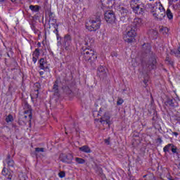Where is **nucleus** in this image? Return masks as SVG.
<instances>
[{
	"mask_svg": "<svg viewBox=\"0 0 180 180\" xmlns=\"http://www.w3.org/2000/svg\"><path fill=\"white\" fill-rule=\"evenodd\" d=\"M101 25H102V20L101 19V15H94L86 24V28L89 32H96V30L101 29Z\"/></svg>",
	"mask_w": 180,
	"mask_h": 180,
	"instance_id": "obj_1",
	"label": "nucleus"
},
{
	"mask_svg": "<svg viewBox=\"0 0 180 180\" xmlns=\"http://www.w3.org/2000/svg\"><path fill=\"white\" fill-rule=\"evenodd\" d=\"M82 54L83 55V58H84L86 61L94 62L96 61V58H98L96 52H95L94 49L89 48L84 49L82 52Z\"/></svg>",
	"mask_w": 180,
	"mask_h": 180,
	"instance_id": "obj_2",
	"label": "nucleus"
},
{
	"mask_svg": "<svg viewBox=\"0 0 180 180\" xmlns=\"http://www.w3.org/2000/svg\"><path fill=\"white\" fill-rule=\"evenodd\" d=\"M171 151L172 155L176 156V158L179 160L180 150L174 143H168L163 148V153L165 154H168V153H171Z\"/></svg>",
	"mask_w": 180,
	"mask_h": 180,
	"instance_id": "obj_3",
	"label": "nucleus"
},
{
	"mask_svg": "<svg viewBox=\"0 0 180 180\" xmlns=\"http://www.w3.org/2000/svg\"><path fill=\"white\" fill-rule=\"evenodd\" d=\"M127 30V33L124 35V40L127 43H131L137 34L136 32V28L134 27H128Z\"/></svg>",
	"mask_w": 180,
	"mask_h": 180,
	"instance_id": "obj_4",
	"label": "nucleus"
},
{
	"mask_svg": "<svg viewBox=\"0 0 180 180\" xmlns=\"http://www.w3.org/2000/svg\"><path fill=\"white\" fill-rule=\"evenodd\" d=\"M63 45L67 51H71L72 50V38L70 34H65L63 37Z\"/></svg>",
	"mask_w": 180,
	"mask_h": 180,
	"instance_id": "obj_5",
	"label": "nucleus"
},
{
	"mask_svg": "<svg viewBox=\"0 0 180 180\" xmlns=\"http://www.w3.org/2000/svg\"><path fill=\"white\" fill-rule=\"evenodd\" d=\"M104 19L108 23H113L116 20L115 13L112 11H108L104 13Z\"/></svg>",
	"mask_w": 180,
	"mask_h": 180,
	"instance_id": "obj_6",
	"label": "nucleus"
},
{
	"mask_svg": "<svg viewBox=\"0 0 180 180\" xmlns=\"http://www.w3.org/2000/svg\"><path fill=\"white\" fill-rule=\"evenodd\" d=\"M146 68L148 71L155 70L157 68V59L155 56H152L146 63Z\"/></svg>",
	"mask_w": 180,
	"mask_h": 180,
	"instance_id": "obj_7",
	"label": "nucleus"
},
{
	"mask_svg": "<svg viewBox=\"0 0 180 180\" xmlns=\"http://www.w3.org/2000/svg\"><path fill=\"white\" fill-rule=\"evenodd\" d=\"M59 158L60 161H62V162H66L67 164H70V162L74 159V156H72L71 153H68V154L61 153L60 155Z\"/></svg>",
	"mask_w": 180,
	"mask_h": 180,
	"instance_id": "obj_8",
	"label": "nucleus"
},
{
	"mask_svg": "<svg viewBox=\"0 0 180 180\" xmlns=\"http://www.w3.org/2000/svg\"><path fill=\"white\" fill-rule=\"evenodd\" d=\"M24 108H26L27 110H25L24 111V113H25V119H29L30 122V120H32V106H30L27 103H25V105H24Z\"/></svg>",
	"mask_w": 180,
	"mask_h": 180,
	"instance_id": "obj_9",
	"label": "nucleus"
},
{
	"mask_svg": "<svg viewBox=\"0 0 180 180\" xmlns=\"http://www.w3.org/2000/svg\"><path fill=\"white\" fill-rule=\"evenodd\" d=\"M157 6H158V2H155V4L149 3L146 5V9H150L153 15L154 13H157V9H158V7Z\"/></svg>",
	"mask_w": 180,
	"mask_h": 180,
	"instance_id": "obj_10",
	"label": "nucleus"
},
{
	"mask_svg": "<svg viewBox=\"0 0 180 180\" xmlns=\"http://www.w3.org/2000/svg\"><path fill=\"white\" fill-rule=\"evenodd\" d=\"M100 123L101 124H108V127L110 126V117L107 113H105L103 117H101Z\"/></svg>",
	"mask_w": 180,
	"mask_h": 180,
	"instance_id": "obj_11",
	"label": "nucleus"
},
{
	"mask_svg": "<svg viewBox=\"0 0 180 180\" xmlns=\"http://www.w3.org/2000/svg\"><path fill=\"white\" fill-rule=\"evenodd\" d=\"M131 8L133 10V12H134V13H136V15H141L142 13H144V9L143 8V7L140 6L139 4H137L136 6L134 5H131Z\"/></svg>",
	"mask_w": 180,
	"mask_h": 180,
	"instance_id": "obj_12",
	"label": "nucleus"
},
{
	"mask_svg": "<svg viewBox=\"0 0 180 180\" xmlns=\"http://www.w3.org/2000/svg\"><path fill=\"white\" fill-rule=\"evenodd\" d=\"M97 75L100 77V78H105L106 77V68L105 67L100 65L97 70Z\"/></svg>",
	"mask_w": 180,
	"mask_h": 180,
	"instance_id": "obj_13",
	"label": "nucleus"
},
{
	"mask_svg": "<svg viewBox=\"0 0 180 180\" xmlns=\"http://www.w3.org/2000/svg\"><path fill=\"white\" fill-rule=\"evenodd\" d=\"M153 18H155L156 20L161 22V20L165 18V11H160L158 13H154Z\"/></svg>",
	"mask_w": 180,
	"mask_h": 180,
	"instance_id": "obj_14",
	"label": "nucleus"
},
{
	"mask_svg": "<svg viewBox=\"0 0 180 180\" xmlns=\"http://www.w3.org/2000/svg\"><path fill=\"white\" fill-rule=\"evenodd\" d=\"M39 63L40 70H43L44 71L49 70V66L47 65V62L46 61L45 58H41Z\"/></svg>",
	"mask_w": 180,
	"mask_h": 180,
	"instance_id": "obj_15",
	"label": "nucleus"
},
{
	"mask_svg": "<svg viewBox=\"0 0 180 180\" xmlns=\"http://www.w3.org/2000/svg\"><path fill=\"white\" fill-rule=\"evenodd\" d=\"M142 51L145 54H151V45L150 44H144L142 46Z\"/></svg>",
	"mask_w": 180,
	"mask_h": 180,
	"instance_id": "obj_16",
	"label": "nucleus"
},
{
	"mask_svg": "<svg viewBox=\"0 0 180 180\" xmlns=\"http://www.w3.org/2000/svg\"><path fill=\"white\" fill-rule=\"evenodd\" d=\"M49 17V23L53 26H56V23H57V20L54 18V13L51 11H49L48 13Z\"/></svg>",
	"mask_w": 180,
	"mask_h": 180,
	"instance_id": "obj_17",
	"label": "nucleus"
},
{
	"mask_svg": "<svg viewBox=\"0 0 180 180\" xmlns=\"http://www.w3.org/2000/svg\"><path fill=\"white\" fill-rule=\"evenodd\" d=\"M134 27H141V26H143V20L140 18H136L134 19Z\"/></svg>",
	"mask_w": 180,
	"mask_h": 180,
	"instance_id": "obj_18",
	"label": "nucleus"
},
{
	"mask_svg": "<svg viewBox=\"0 0 180 180\" xmlns=\"http://www.w3.org/2000/svg\"><path fill=\"white\" fill-rule=\"evenodd\" d=\"M29 8L34 13H38V12H40V9H41V7L39 5H30Z\"/></svg>",
	"mask_w": 180,
	"mask_h": 180,
	"instance_id": "obj_19",
	"label": "nucleus"
},
{
	"mask_svg": "<svg viewBox=\"0 0 180 180\" xmlns=\"http://www.w3.org/2000/svg\"><path fill=\"white\" fill-rule=\"evenodd\" d=\"M94 43V39L89 37V36H86L84 39V46H87V47H91L92 44Z\"/></svg>",
	"mask_w": 180,
	"mask_h": 180,
	"instance_id": "obj_20",
	"label": "nucleus"
},
{
	"mask_svg": "<svg viewBox=\"0 0 180 180\" xmlns=\"http://www.w3.org/2000/svg\"><path fill=\"white\" fill-rule=\"evenodd\" d=\"M120 13H121V16L123 18H126L129 13V10H127L125 7H120L119 8Z\"/></svg>",
	"mask_w": 180,
	"mask_h": 180,
	"instance_id": "obj_21",
	"label": "nucleus"
},
{
	"mask_svg": "<svg viewBox=\"0 0 180 180\" xmlns=\"http://www.w3.org/2000/svg\"><path fill=\"white\" fill-rule=\"evenodd\" d=\"M79 151H82V153H86V154H89L91 153V148L89 146L84 145L80 148H79Z\"/></svg>",
	"mask_w": 180,
	"mask_h": 180,
	"instance_id": "obj_22",
	"label": "nucleus"
},
{
	"mask_svg": "<svg viewBox=\"0 0 180 180\" xmlns=\"http://www.w3.org/2000/svg\"><path fill=\"white\" fill-rule=\"evenodd\" d=\"M6 162L8 165V167H15V162L13 161V160L11 159V155H9L7 156V158L6 159Z\"/></svg>",
	"mask_w": 180,
	"mask_h": 180,
	"instance_id": "obj_23",
	"label": "nucleus"
},
{
	"mask_svg": "<svg viewBox=\"0 0 180 180\" xmlns=\"http://www.w3.org/2000/svg\"><path fill=\"white\" fill-rule=\"evenodd\" d=\"M8 172H9V171L8 170V169H6V167H4L2 169L1 174L4 176H8L7 179L11 180L12 179V175L8 174Z\"/></svg>",
	"mask_w": 180,
	"mask_h": 180,
	"instance_id": "obj_24",
	"label": "nucleus"
},
{
	"mask_svg": "<svg viewBox=\"0 0 180 180\" xmlns=\"http://www.w3.org/2000/svg\"><path fill=\"white\" fill-rule=\"evenodd\" d=\"M102 5H104L105 8H109V6L113 5V0H101Z\"/></svg>",
	"mask_w": 180,
	"mask_h": 180,
	"instance_id": "obj_25",
	"label": "nucleus"
},
{
	"mask_svg": "<svg viewBox=\"0 0 180 180\" xmlns=\"http://www.w3.org/2000/svg\"><path fill=\"white\" fill-rule=\"evenodd\" d=\"M165 15L167 16L169 20H172L174 19V14L171 12V10L168 8L165 12Z\"/></svg>",
	"mask_w": 180,
	"mask_h": 180,
	"instance_id": "obj_26",
	"label": "nucleus"
},
{
	"mask_svg": "<svg viewBox=\"0 0 180 180\" xmlns=\"http://www.w3.org/2000/svg\"><path fill=\"white\" fill-rule=\"evenodd\" d=\"M54 29H55V30H53V33H55L56 34L57 40H58V39H60V34H58V24L54 25Z\"/></svg>",
	"mask_w": 180,
	"mask_h": 180,
	"instance_id": "obj_27",
	"label": "nucleus"
},
{
	"mask_svg": "<svg viewBox=\"0 0 180 180\" xmlns=\"http://www.w3.org/2000/svg\"><path fill=\"white\" fill-rule=\"evenodd\" d=\"M53 89L56 92V94H58V79L54 82Z\"/></svg>",
	"mask_w": 180,
	"mask_h": 180,
	"instance_id": "obj_28",
	"label": "nucleus"
},
{
	"mask_svg": "<svg viewBox=\"0 0 180 180\" xmlns=\"http://www.w3.org/2000/svg\"><path fill=\"white\" fill-rule=\"evenodd\" d=\"M173 6V9H174V11H179L180 10V1H177V3H174V4H172Z\"/></svg>",
	"mask_w": 180,
	"mask_h": 180,
	"instance_id": "obj_29",
	"label": "nucleus"
},
{
	"mask_svg": "<svg viewBox=\"0 0 180 180\" xmlns=\"http://www.w3.org/2000/svg\"><path fill=\"white\" fill-rule=\"evenodd\" d=\"M6 123H11L12 122H13V116L12 115H8L6 117Z\"/></svg>",
	"mask_w": 180,
	"mask_h": 180,
	"instance_id": "obj_30",
	"label": "nucleus"
},
{
	"mask_svg": "<svg viewBox=\"0 0 180 180\" xmlns=\"http://www.w3.org/2000/svg\"><path fill=\"white\" fill-rule=\"evenodd\" d=\"M32 56L37 57V58H39V57L40 56V50L39 49H36L33 52Z\"/></svg>",
	"mask_w": 180,
	"mask_h": 180,
	"instance_id": "obj_31",
	"label": "nucleus"
},
{
	"mask_svg": "<svg viewBox=\"0 0 180 180\" xmlns=\"http://www.w3.org/2000/svg\"><path fill=\"white\" fill-rule=\"evenodd\" d=\"M158 6L160 12H165V8H164V6L161 4V2H158Z\"/></svg>",
	"mask_w": 180,
	"mask_h": 180,
	"instance_id": "obj_32",
	"label": "nucleus"
},
{
	"mask_svg": "<svg viewBox=\"0 0 180 180\" xmlns=\"http://www.w3.org/2000/svg\"><path fill=\"white\" fill-rule=\"evenodd\" d=\"M75 161L77 164H85V160L81 158H75Z\"/></svg>",
	"mask_w": 180,
	"mask_h": 180,
	"instance_id": "obj_33",
	"label": "nucleus"
},
{
	"mask_svg": "<svg viewBox=\"0 0 180 180\" xmlns=\"http://www.w3.org/2000/svg\"><path fill=\"white\" fill-rule=\"evenodd\" d=\"M123 102H124V101L122 98H118L117 105L120 106V105H123Z\"/></svg>",
	"mask_w": 180,
	"mask_h": 180,
	"instance_id": "obj_34",
	"label": "nucleus"
},
{
	"mask_svg": "<svg viewBox=\"0 0 180 180\" xmlns=\"http://www.w3.org/2000/svg\"><path fill=\"white\" fill-rule=\"evenodd\" d=\"M44 148H36L35 152L36 153H44Z\"/></svg>",
	"mask_w": 180,
	"mask_h": 180,
	"instance_id": "obj_35",
	"label": "nucleus"
},
{
	"mask_svg": "<svg viewBox=\"0 0 180 180\" xmlns=\"http://www.w3.org/2000/svg\"><path fill=\"white\" fill-rule=\"evenodd\" d=\"M58 176L59 178H64L65 177V172H60L58 173Z\"/></svg>",
	"mask_w": 180,
	"mask_h": 180,
	"instance_id": "obj_36",
	"label": "nucleus"
},
{
	"mask_svg": "<svg viewBox=\"0 0 180 180\" xmlns=\"http://www.w3.org/2000/svg\"><path fill=\"white\" fill-rule=\"evenodd\" d=\"M148 75H147L146 77H143V83L145 84V85H148Z\"/></svg>",
	"mask_w": 180,
	"mask_h": 180,
	"instance_id": "obj_37",
	"label": "nucleus"
},
{
	"mask_svg": "<svg viewBox=\"0 0 180 180\" xmlns=\"http://www.w3.org/2000/svg\"><path fill=\"white\" fill-rule=\"evenodd\" d=\"M139 1L140 0H130L131 5H137V4H139Z\"/></svg>",
	"mask_w": 180,
	"mask_h": 180,
	"instance_id": "obj_38",
	"label": "nucleus"
},
{
	"mask_svg": "<svg viewBox=\"0 0 180 180\" xmlns=\"http://www.w3.org/2000/svg\"><path fill=\"white\" fill-rule=\"evenodd\" d=\"M168 103L170 105V106H174V100L173 99H168Z\"/></svg>",
	"mask_w": 180,
	"mask_h": 180,
	"instance_id": "obj_39",
	"label": "nucleus"
},
{
	"mask_svg": "<svg viewBox=\"0 0 180 180\" xmlns=\"http://www.w3.org/2000/svg\"><path fill=\"white\" fill-rule=\"evenodd\" d=\"M38 58H37V57L33 56V57H32V61H33L34 64H36V63H37V59H38Z\"/></svg>",
	"mask_w": 180,
	"mask_h": 180,
	"instance_id": "obj_40",
	"label": "nucleus"
},
{
	"mask_svg": "<svg viewBox=\"0 0 180 180\" xmlns=\"http://www.w3.org/2000/svg\"><path fill=\"white\" fill-rule=\"evenodd\" d=\"M170 2H172V5H174L177 2H180V0H170Z\"/></svg>",
	"mask_w": 180,
	"mask_h": 180,
	"instance_id": "obj_41",
	"label": "nucleus"
},
{
	"mask_svg": "<svg viewBox=\"0 0 180 180\" xmlns=\"http://www.w3.org/2000/svg\"><path fill=\"white\" fill-rule=\"evenodd\" d=\"M110 56H111V57H117V53L112 52Z\"/></svg>",
	"mask_w": 180,
	"mask_h": 180,
	"instance_id": "obj_42",
	"label": "nucleus"
},
{
	"mask_svg": "<svg viewBox=\"0 0 180 180\" xmlns=\"http://www.w3.org/2000/svg\"><path fill=\"white\" fill-rule=\"evenodd\" d=\"M167 63L169 64V65L174 67V61H172V60H169Z\"/></svg>",
	"mask_w": 180,
	"mask_h": 180,
	"instance_id": "obj_43",
	"label": "nucleus"
},
{
	"mask_svg": "<svg viewBox=\"0 0 180 180\" xmlns=\"http://www.w3.org/2000/svg\"><path fill=\"white\" fill-rule=\"evenodd\" d=\"M157 141L160 144H162V139L161 138H158Z\"/></svg>",
	"mask_w": 180,
	"mask_h": 180,
	"instance_id": "obj_44",
	"label": "nucleus"
},
{
	"mask_svg": "<svg viewBox=\"0 0 180 180\" xmlns=\"http://www.w3.org/2000/svg\"><path fill=\"white\" fill-rule=\"evenodd\" d=\"M105 144H107L108 146H109V144H110V142L109 141V139H105Z\"/></svg>",
	"mask_w": 180,
	"mask_h": 180,
	"instance_id": "obj_45",
	"label": "nucleus"
},
{
	"mask_svg": "<svg viewBox=\"0 0 180 180\" xmlns=\"http://www.w3.org/2000/svg\"><path fill=\"white\" fill-rule=\"evenodd\" d=\"M172 134H174V136H175L176 137H178V132H172Z\"/></svg>",
	"mask_w": 180,
	"mask_h": 180,
	"instance_id": "obj_46",
	"label": "nucleus"
},
{
	"mask_svg": "<svg viewBox=\"0 0 180 180\" xmlns=\"http://www.w3.org/2000/svg\"><path fill=\"white\" fill-rule=\"evenodd\" d=\"M170 60H171V58H169V57L167 56L166 61L168 63Z\"/></svg>",
	"mask_w": 180,
	"mask_h": 180,
	"instance_id": "obj_47",
	"label": "nucleus"
},
{
	"mask_svg": "<svg viewBox=\"0 0 180 180\" xmlns=\"http://www.w3.org/2000/svg\"><path fill=\"white\" fill-rule=\"evenodd\" d=\"M74 2H75L76 4H78V2H81L82 0H73Z\"/></svg>",
	"mask_w": 180,
	"mask_h": 180,
	"instance_id": "obj_48",
	"label": "nucleus"
},
{
	"mask_svg": "<svg viewBox=\"0 0 180 180\" xmlns=\"http://www.w3.org/2000/svg\"><path fill=\"white\" fill-rule=\"evenodd\" d=\"M39 75H44V72L43 71H40L39 72Z\"/></svg>",
	"mask_w": 180,
	"mask_h": 180,
	"instance_id": "obj_49",
	"label": "nucleus"
},
{
	"mask_svg": "<svg viewBox=\"0 0 180 180\" xmlns=\"http://www.w3.org/2000/svg\"><path fill=\"white\" fill-rule=\"evenodd\" d=\"M37 46H38V47H41V44L40 42H38V43H37Z\"/></svg>",
	"mask_w": 180,
	"mask_h": 180,
	"instance_id": "obj_50",
	"label": "nucleus"
},
{
	"mask_svg": "<svg viewBox=\"0 0 180 180\" xmlns=\"http://www.w3.org/2000/svg\"><path fill=\"white\" fill-rule=\"evenodd\" d=\"M34 32L35 34H37V33H39V30H37V29L34 30Z\"/></svg>",
	"mask_w": 180,
	"mask_h": 180,
	"instance_id": "obj_51",
	"label": "nucleus"
},
{
	"mask_svg": "<svg viewBox=\"0 0 180 180\" xmlns=\"http://www.w3.org/2000/svg\"><path fill=\"white\" fill-rule=\"evenodd\" d=\"M32 30H34V31L37 30L34 26H32Z\"/></svg>",
	"mask_w": 180,
	"mask_h": 180,
	"instance_id": "obj_52",
	"label": "nucleus"
},
{
	"mask_svg": "<svg viewBox=\"0 0 180 180\" xmlns=\"http://www.w3.org/2000/svg\"><path fill=\"white\" fill-rule=\"evenodd\" d=\"M169 180H178V179L169 178Z\"/></svg>",
	"mask_w": 180,
	"mask_h": 180,
	"instance_id": "obj_53",
	"label": "nucleus"
},
{
	"mask_svg": "<svg viewBox=\"0 0 180 180\" xmlns=\"http://www.w3.org/2000/svg\"><path fill=\"white\" fill-rule=\"evenodd\" d=\"M4 2H5V0H0L1 4L4 3Z\"/></svg>",
	"mask_w": 180,
	"mask_h": 180,
	"instance_id": "obj_54",
	"label": "nucleus"
},
{
	"mask_svg": "<svg viewBox=\"0 0 180 180\" xmlns=\"http://www.w3.org/2000/svg\"><path fill=\"white\" fill-rule=\"evenodd\" d=\"M11 2H15L16 1V0H11Z\"/></svg>",
	"mask_w": 180,
	"mask_h": 180,
	"instance_id": "obj_55",
	"label": "nucleus"
},
{
	"mask_svg": "<svg viewBox=\"0 0 180 180\" xmlns=\"http://www.w3.org/2000/svg\"><path fill=\"white\" fill-rule=\"evenodd\" d=\"M1 57H2V54L0 53V58H1Z\"/></svg>",
	"mask_w": 180,
	"mask_h": 180,
	"instance_id": "obj_56",
	"label": "nucleus"
},
{
	"mask_svg": "<svg viewBox=\"0 0 180 180\" xmlns=\"http://www.w3.org/2000/svg\"><path fill=\"white\" fill-rule=\"evenodd\" d=\"M150 1H155V0H149Z\"/></svg>",
	"mask_w": 180,
	"mask_h": 180,
	"instance_id": "obj_57",
	"label": "nucleus"
},
{
	"mask_svg": "<svg viewBox=\"0 0 180 180\" xmlns=\"http://www.w3.org/2000/svg\"><path fill=\"white\" fill-rule=\"evenodd\" d=\"M38 96H39V94H37V98H38Z\"/></svg>",
	"mask_w": 180,
	"mask_h": 180,
	"instance_id": "obj_58",
	"label": "nucleus"
},
{
	"mask_svg": "<svg viewBox=\"0 0 180 180\" xmlns=\"http://www.w3.org/2000/svg\"><path fill=\"white\" fill-rule=\"evenodd\" d=\"M7 56L9 57V53H8Z\"/></svg>",
	"mask_w": 180,
	"mask_h": 180,
	"instance_id": "obj_59",
	"label": "nucleus"
},
{
	"mask_svg": "<svg viewBox=\"0 0 180 180\" xmlns=\"http://www.w3.org/2000/svg\"><path fill=\"white\" fill-rule=\"evenodd\" d=\"M20 180H22V179H20ZM22 180H26V179H22Z\"/></svg>",
	"mask_w": 180,
	"mask_h": 180,
	"instance_id": "obj_60",
	"label": "nucleus"
},
{
	"mask_svg": "<svg viewBox=\"0 0 180 180\" xmlns=\"http://www.w3.org/2000/svg\"><path fill=\"white\" fill-rule=\"evenodd\" d=\"M179 120H180V118H179Z\"/></svg>",
	"mask_w": 180,
	"mask_h": 180,
	"instance_id": "obj_61",
	"label": "nucleus"
}]
</instances>
